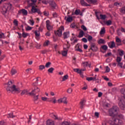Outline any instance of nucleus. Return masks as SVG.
Instances as JSON below:
<instances>
[{"label": "nucleus", "mask_w": 125, "mask_h": 125, "mask_svg": "<svg viewBox=\"0 0 125 125\" xmlns=\"http://www.w3.org/2000/svg\"><path fill=\"white\" fill-rule=\"evenodd\" d=\"M123 120H124V116L123 115H117L116 118H112L109 121L108 123L111 125H123Z\"/></svg>", "instance_id": "1"}, {"label": "nucleus", "mask_w": 125, "mask_h": 125, "mask_svg": "<svg viewBox=\"0 0 125 125\" xmlns=\"http://www.w3.org/2000/svg\"><path fill=\"white\" fill-rule=\"evenodd\" d=\"M119 111V107L117 106H113L111 108H110L108 113L110 117H115L118 115V111Z\"/></svg>", "instance_id": "2"}, {"label": "nucleus", "mask_w": 125, "mask_h": 125, "mask_svg": "<svg viewBox=\"0 0 125 125\" xmlns=\"http://www.w3.org/2000/svg\"><path fill=\"white\" fill-rule=\"evenodd\" d=\"M11 7H12V5L10 3L5 4L2 7L1 11L3 15H5L7 13V11H9V10L11 9Z\"/></svg>", "instance_id": "3"}, {"label": "nucleus", "mask_w": 125, "mask_h": 125, "mask_svg": "<svg viewBox=\"0 0 125 125\" xmlns=\"http://www.w3.org/2000/svg\"><path fill=\"white\" fill-rule=\"evenodd\" d=\"M32 9H31V11L33 13H38V14L39 15H42V12H41V10L39 8H37L38 7V6L37 5H32Z\"/></svg>", "instance_id": "4"}, {"label": "nucleus", "mask_w": 125, "mask_h": 125, "mask_svg": "<svg viewBox=\"0 0 125 125\" xmlns=\"http://www.w3.org/2000/svg\"><path fill=\"white\" fill-rule=\"evenodd\" d=\"M41 91L40 88L37 87L34 88L31 92L28 93L29 95H32V96H35L37 93H39Z\"/></svg>", "instance_id": "5"}, {"label": "nucleus", "mask_w": 125, "mask_h": 125, "mask_svg": "<svg viewBox=\"0 0 125 125\" xmlns=\"http://www.w3.org/2000/svg\"><path fill=\"white\" fill-rule=\"evenodd\" d=\"M64 31V26L62 25L59 28V30L55 32L56 35H58L59 37H61L62 36V32Z\"/></svg>", "instance_id": "6"}, {"label": "nucleus", "mask_w": 125, "mask_h": 125, "mask_svg": "<svg viewBox=\"0 0 125 125\" xmlns=\"http://www.w3.org/2000/svg\"><path fill=\"white\" fill-rule=\"evenodd\" d=\"M90 49L92 51H97L98 50V47L96 46V44L93 42H90Z\"/></svg>", "instance_id": "7"}, {"label": "nucleus", "mask_w": 125, "mask_h": 125, "mask_svg": "<svg viewBox=\"0 0 125 125\" xmlns=\"http://www.w3.org/2000/svg\"><path fill=\"white\" fill-rule=\"evenodd\" d=\"M46 27L48 31H52L53 27L50 25V21L49 20L46 21Z\"/></svg>", "instance_id": "8"}, {"label": "nucleus", "mask_w": 125, "mask_h": 125, "mask_svg": "<svg viewBox=\"0 0 125 125\" xmlns=\"http://www.w3.org/2000/svg\"><path fill=\"white\" fill-rule=\"evenodd\" d=\"M12 92L13 93V92H18V93H19L20 92V88L18 87H16V86L15 85H13V86L11 87Z\"/></svg>", "instance_id": "9"}, {"label": "nucleus", "mask_w": 125, "mask_h": 125, "mask_svg": "<svg viewBox=\"0 0 125 125\" xmlns=\"http://www.w3.org/2000/svg\"><path fill=\"white\" fill-rule=\"evenodd\" d=\"M107 44L109 48H114V47H116V43L114 41L108 42Z\"/></svg>", "instance_id": "10"}, {"label": "nucleus", "mask_w": 125, "mask_h": 125, "mask_svg": "<svg viewBox=\"0 0 125 125\" xmlns=\"http://www.w3.org/2000/svg\"><path fill=\"white\" fill-rule=\"evenodd\" d=\"M22 13L23 15H28V11L24 9H22L19 11V14H21Z\"/></svg>", "instance_id": "11"}, {"label": "nucleus", "mask_w": 125, "mask_h": 125, "mask_svg": "<svg viewBox=\"0 0 125 125\" xmlns=\"http://www.w3.org/2000/svg\"><path fill=\"white\" fill-rule=\"evenodd\" d=\"M123 100H121L119 103V105L121 109H124V108H125V102H123Z\"/></svg>", "instance_id": "12"}, {"label": "nucleus", "mask_w": 125, "mask_h": 125, "mask_svg": "<svg viewBox=\"0 0 125 125\" xmlns=\"http://www.w3.org/2000/svg\"><path fill=\"white\" fill-rule=\"evenodd\" d=\"M86 101L84 99H83L80 103V108L81 109H83V106H84V104H85Z\"/></svg>", "instance_id": "13"}, {"label": "nucleus", "mask_w": 125, "mask_h": 125, "mask_svg": "<svg viewBox=\"0 0 125 125\" xmlns=\"http://www.w3.org/2000/svg\"><path fill=\"white\" fill-rule=\"evenodd\" d=\"M63 39H68L69 37H70V32L69 31H67L63 33Z\"/></svg>", "instance_id": "14"}, {"label": "nucleus", "mask_w": 125, "mask_h": 125, "mask_svg": "<svg viewBox=\"0 0 125 125\" xmlns=\"http://www.w3.org/2000/svg\"><path fill=\"white\" fill-rule=\"evenodd\" d=\"M49 3L53 8H55V7H56V3H55V2H54L53 0H50V2H49Z\"/></svg>", "instance_id": "15"}, {"label": "nucleus", "mask_w": 125, "mask_h": 125, "mask_svg": "<svg viewBox=\"0 0 125 125\" xmlns=\"http://www.w3.org/2000/svg\"><path fill=\"white\" fill-rule=\"evenodd\" d=\"M64 19L67 22H72V21H73V17H70V16H69L68 17H65Z\"/></svg>", "instance_id": "16"}, {"label": "nucleus", "mask_w": 125, "mask_h": 125, "mask_svg": "<svg viewBox=\"0 0 125 125\" xmlns=\"http://www.w3.org/2000/svg\"><path fill=\"white\" fill-rule=\"evenodd\" d=\"M81 3L83 6H90V5L87 4L84 0H81Z\"/></svg>", "instance_id": "17"}, {"label": "nucleus", "mask_w": 125, "mask_h": 125, "mask_svg": "<svg viewBox=\"0 0 125 125\" xmlns=\"http://www.w3.org/2000/svg\"><path fill=\"white\" fill-rule=\"evenodd\" d=\"M50 116L51 118H53V119H54V120H59V118H58V116H57V115H55L53 113L50 114Z\"/></svg>", "instance_id": "18"}, {"label": "nucleus", "mask_w": 125, "mask_h": 125, "mask_svg": "<svg viewBox=\"0 0 125 125\" xmlns=\"http://www.w3.org/2000/svg\"><path fill=\"white\" fill-rule=\"evenodd\" d=\"M118 51L120 56H123L125 55V51H124V50L119 49L118 50Z\"/></svg>", "instance_id": "19"}, {"label": "nucleus", "mask_w": 125, "mask_h": 125, "mask_svg": "<svg viewBox=\"0 0 125 125\" xmlns=\"http://www.w3.org/2000/svg\"><path fill=\"white\" fill-rule=\"evenodd\" d=\"M83 36H84V32L83 30H81L78 36V38H83Z\"/></svg>", "instance_id": "20"}, {"label": "nucleus", "mask_w": 125, "mask_h": 125, "mask_svg": "<svg viewBox=\"0 0 125 125\" xmlns=\"http://www.w3.org/2000/svg\"><path fill=\"white\" fill-rule=\"evenodd\" d=\"M71 46V45L70 44H65L64 45L63 49L65 50H68L69 48H70V47Z\"/></svg>", "instance_id": "21"}, {"label": "nucleus", "mask_w": 125, "mask_h": 125, "mask_svg": "<svg viewBox=\"0 0 125 125\" xmlns=\"http://www.w3.org/2000/svg\"><path fill=\"white\" fill-rule=\"evenodd\" d=\"M47 125H55L54 122L52 120H47Z\"/></svg>", "instance_id": "22"}, {"label": "nucleus", "mask_w": 125, "mask_h": 125, "mask_svg": "<svg viewBox=\"0 0 125 125\" xmlns=\"http://www.w3.org/2000/svg\"><path fill=\"white\" fill-rule=\"evenodd\" d=\"M88 3H96L98 0H86Z\"/></svg>", "instance_id": "23"}, {"label": "nucleus", "mask_w": 125, "mask_h": 125, "mask_svg": "<svg viewBox=\"0 0 125 125\" xmlns=\"http://www.w3.org/2000/svg\"><path fill=\"white\" fill-rule=\"evenodd\" d=\"M98 43H99V44H104V43H105V40H104V39H101L98 41Z\"/></svg>", "instance_id": "24"}, {"label": "nucleus", "mask_w": 125, "mask_h": 125, "mask_svg": "<svg viewBox=\"0 0 125 125\" xmlns=\"http://www.w3.org/2000/svg\"><path fill=\"white\" fill-rule=\"evenodd\" d=\"M87 39L88 41L89 42L90 44V42H91V41H92L93 37H92V36H91V35H88V37L87 38Z\"/></svg>", "instance_id": "25"}, {"label": "nucleus", "mask_w": 125, "mask_h": 125, "mask_svg": "<svg viewBox=\"0 0 125 125\" xmlns=\"http://www.w3.org/2000/svg\"><path fill=\"white\" fill-rule=\"evenodd\" d=\"M100 17L101 19H102V20H105V19H106L107 17L106 16V15L100 14Z\"/></svg>", "instance_id": "26"}, {"label": "nucleus", "mask_w": 125, "mask_h": 125, "mask_svg": "<svg viewBox=\"0 0 125 125\" xmlns=\"http://www.w3.org/2000/svg\"><path fill=\"white\" fill-rule=\"evenodd\" d=\"M105 27H103L101 29V30L100 32V35H104L105 34Z\"/></svg>", "instance_id": "27"}, {"label": "nucleus", "mask_w": 125, "mask_h": 125, "mask_svg": "<svg viewBox=\"0 0 125 125\" xmlns=\"http://www.w3.org/2000/svg\"><path fill=\"white\" fill-rule=\"evenodd\" d=\"M42 2L44 3V4H47V3L50 2V0H42Z\"/></svg>", "instance_id": "28"}, {"label": "nucleus", "mask_w": 125, "mask_h": 125, "mask_svg": "<svg viewBox=\"0 0 125 125\" xmlns=\"http://www.w3.org/2000/svg\"><path fill=\"white\" fill-rule=\"evenodd\" d=\"M31 3H30L29 5L31 6L36 5V3L37 2V0H31Z\"/></svg>", "instance_id": "29"}, {"label": "nucleus", "mask_w": 125, "mask_h": 125, "mask_svg": "<svg viewBox=\"0 0 125 125\" xmlns=\"http://www.w3.org/2000/svg\"><path fill=\"white\" fill-rule=\"evenodd\" d=\"M70 27L72 28V29H75V28L76 29H78V26H77V25H76V24L75 23H72L71 25H70Z\"/></svg>", "instance_id": "30"}, {"label": "nucleus", "mask_w": 125, "mask_h": 125, "mask_svg": "<svg viewBox=\"0 0 125 125\" xmlns=\"http://www.w3.org/2000/svg\"><path fill=\"white\" fill-rule=\"evenodd\" d=\"M68 78H69V76H68V75L64 76L62 78V82H65V81H66V80H68Z\"/></svg>", "instance_id": "31"}, {"label": "nucleus", "mask_w": 125, "mask_h": 125, "mask_svg": "<svg viewBox=\"0 0 125 125\" xmlns=\"http://www.w3.org/2000/svg\"><path fill=\"white\" fill-rule=\"evenodd\" d=\"M62 101L64 104H67V98L66 97L62 98Z\"/></svg>", "instance_id": "32"}, {"label": "nucleus", "mask_w": 125, "mask_h": 125, "mask_svg": "<svg viewBox=\"0 0 125 125\" xmlns=\"http://www.w3.org/2000/svg\"><path fill=\"white\" fill-rule=\"evenodd\" d=\"M53 71H54V68L53 67H51L48 69V73H50L51 74L53 73Z\"/></svg>", "instance_id": "33"}, {"label": "nucleus", "mask_w": 125, "mask_h": 125, "mask_svg": "<svg viewBox=\"0 0 125 125\" xmlns=\"http://www.w3.org/2000/svg\"><path fill=\"white\" fill-rule=\"evenodd\" d=\"M81 13V11L80 10H76L75 12V15H79V14H80V15H82V14Z\"/></svg>", "instance_id": "34"}, {"label": "nucleus", "mask_w": 125, "mask_h": 125, "mask_svg": "<svg viewBox=\"0 0 125 125\" xmlns=\"http://www.w3.org/2000/svg\"><path fill=\"white\" fill-rule=\"evenodd\" d=\"M16 73H17V71L16 70V69L13 68L11 70V74L12 75H15L16 74Z\"/></svg>", "instance_id": "35"}, {"label": "nucleus", "mask_w": 125, "mask_h": 125, "mask_svg": "<svg viewBox=\"0 0 125 125\" xmlns=\"http://www.w3.org/2000/svg\"><path fill=\"white\" fill-rule=\"evenodd\" d=\"M52 16L54 18H57L59 16V15L56 12L53 13Z\"/></svg>", "instance_id": "36"}, {"label": "nucleus", "mask_w": 125, "mask_h": 125, "mask_svg": "<svg viewBox=\"0 0 125 125\" xmlns=\"http://www.w3.org/2000/svg\"><path fill=\"white\" fill-rule=\"evenodd\" d=\"M106 25L107 26H110L112 24V21L111 20H108L105 22Z\"/></svg>", "instance_id": "37"}, {"label": "nucleus", "mask_w": 125, "mask_h": 125, "mask_svg": "<svg viewBox=\"0 0 125 125\" xmlns=\"http://www.w3.org/2000/svg\"><path fill=\"white\" fill-rule=\"evenodd\" d=\"M49 44V41L47 40L44 43H43V46H47Z\"/></svg>", "instance_id": "38"}, {"label": "nucleus", "mask_w": 125, "mask_h": 125, "mask_svg": "<svg viewBox=\"0 0 125 125\" xmlns=\"http://www.w3.org/2000/svg\"><path fill=\"white\" fill-rule=\"evenodd\" d=\"M29 24L31 25V26H34V24H35V21H34V20H29Z\"/></svg>", "instance_id": "39"}, {"label": "nucleus", "mask_w": 125, "mask_h": 125, "mask_svg": "<svg viewBox=\"0 0 125 125\" xmlns=\"http://www.w3.org/2000/svg\"><path fill=\"white\" fill-rule=\"evenodd\" d=\"M51 65V62H46L45 65V67L46 68H49V67H50V65Z\"/></svg>", "instance_id": "40"}, {"label": "nucleus", "mask_w": 125, "mask_h": 125, "mask_svg": "<svg viewBox=\"0 0 125 125\" xmlns=\"http://www.w3.org/2000/svg\"><path fill=\"white\" fill-rule=\"evenodd\" d=\"M102 48L103 50H107L108 49V46L106 45H104L102 46Z\"/></svg>", "instance_id": "41"}, {"label": "nucleus", "mask_w": 125, "mask_h": 125, "mask_svg": "<svg viewBox=\"0 0 125 125\" xmlns=\"http://www.w3.org/2000/svg\"><path fill=\"white\" fill-rule=\"evenodd\" d=\"M50 101H53V103H56V97H54L53 98H51V100Z\"/></svg>", "instance_id": "42"}, {"label": "nucleus", "mask_w": 125, "mask_h": 125, "mask_svg": "<svg viewBox=\"0 0 125 125\" xmlns=\"http://www.w3.org/2000/svg\"><path fill=\"white\" fill-rule=\"evenodd\" d=\"M29 35V34L28 33H26L25 32H23L22 34V36L25 38H27V37H28V36Z\"/></svg>", "instance_id": "43"}, {"label": "nucleus", "mask_w": 125, "mask_h": 125, "mask_svg": "<svg viewBox=\"0 0 125 125\" xmlns=\"http://www.w3.org/2000/svg\"><path fill=\"white\" fill-rule=\"evenodd\" d=\"M68 52V50H65L62 52V55L63 56H66L67 55V53Z\"/></svg>", "instance_id": "44"}, {"label": "nucleus", "mask_w": 125, "mask_h": 125, "mask_svg": "<svg viewBox=\"0 0 125 125\" xmlns=\"http://www.w3.org/2000/svg\"><path fill=\"white\" fill-rule=\"evenodd\" d=\"M81 29H83V30L85 31H87V28H86V27H85V26H84V25H82L81 26Z\"/></svg>", "instance_id": "45"}, {"label": "nucleus", "mask_w": 125, "mask_h": 125, "mask_svg": "<svg viewBox=\"0 0 125 125\" xmlns=\"http://www.w3.org/2000/svg\"><path fill=\"white\" fill-rule=\"evenodd\" d=\"M13 23L15 25V26H16V27H17V26H18V21L15 20L13 21Z\"/></svg>", "instance_id": "46"}, {"label": "nucleus", "mask_w": 125, "mask_h": 125, "mask_svg": "<svg viewBox=\"0 0 125 125\" xmlns=\"http://www.w3.org/2000/svg\"><path fill=\"white\" fill-rule=\"evenodd\" d=\"M62 125H70V123L68 122L64 121L62 123Z\"/></svg>", "instance_id": "47"}, {"label": "nucleus", "mask_w": 125, "mask_h": 125, "mask_svg": "<svg viewBox=\"0 0 125 125\" xmlns=\"http://www.w3.org/2000/svg\"><path fill=\"white\" fill-rule=\"evenodd\" d=\"M121 13H125V6L120 9Z\"/></svg>", "instance_id": "48"}, {"label": "nucleus", "mask_w": 125, "mask_h": 125, "mask_svg": "<svg viewBox=\"0 0 125 125\" xmlns=\"http://www.w3.org/2000/svg\"><path fill=\"white\" fill-rule=\"evenodd\" d=\"M8 118H15V116H13V113H10L7 115Z\"/></svg>", "instance_id": "49"}, {"label": "nucleus", "mask_w": 125, "mask_h": 125, "mask_svg": "<svg viewBox=\"0 0 125 125\" xmlns=\"http://www.w3.org/2000/svg\"><path fill=\"white\" fill-rule=\"evenodd\" d=\"M45 68V66L43 65H41L39 66V70H43V69Z\"/></svg>", "instance_id": "50"}, {"label": "nucleus", "mask_w": 125, "mask_h": 125, "mask_svg": "<svg viewBox=\"0 0 125 125\" xmlns=\"http://www.w3.org/2000/svg\"><path fill=\"white\" fill-rule=\"evenodd\" d=\"M116 42H119V43L122 42V41L120 40V38H119L118 37H116Z\"/></svg>", "instance_id": "51"}, {"label": "nucleus", "mask_w": 125, "mask_h": 125, "mask_svg": "<svg viewBox=\"0 0 125 125\" xmlns=\"http://www.w3.org/2000/svg\"><path fill=\"white\" fill-rule=\"evenodd\" d=\"M27 92H28V91L27 90H23L21 94V95H24V94H26Z\"/></svg>", "instance_id": "52"}, {"label": "nucleus", "mask_w": 125, "mask_h": 125, "mask_svg": "<svg viewBox=\"0 0 125 125\" xmlns=\"http://www.w3.org/2000/svg\"><path fill=\"white\" fill-rule=\"evenodd\" d=\"M105 68H106L105 73H109V72H110V67L107 66H106Z\"/></svg>", "instance_id": "53"}, {"label": "nucleus", "mask_w": 125, "mask_h": 125, "mask_svg": "<svg viewBox=\"0 0 125 125\" xmlns=\"http://www.w3.org/2000/svg\"><path fill=\"white\" fill-rule=\"evenodd\" d=\"M33 29V27L30 26H27V27L26 28V31H31Z\"/></svg>", "instance_id": "54"}, {"label": "nucleus", "mask_w": 125, "mask_h": 125, "mask_svg": "<svg viewBox=\"0 0 125 125\" xmlns=\"http://www.w3.org/2000/svg\"><path fill=\"white\" fill-rule=\"evenodd\" d=\"M117 62H118V63H120V62H121V61H122V58H121V57H118L117 58Z\"/></svg>", "instance_id": "55"}, {"label": "nucleus", "mask_w": 125, "mask_h": 125, "mask_svg": "<svg viewBox=\"0 0 125 125\" xmlns=\"http://www.w3.org/2000/svg\"><path fill=\"white\" fill-rule=\"evenodd\" d=\"M86 80L88 81V82H90L91 81H93V77H88L86 78Z\"/></svg>", "instance_id": "56"}, {"label": "nucleus", "mask_w": 125, "mask_h": 125, "mask_svg": "<svg viewBox=\"0 0 125 125\" xmlns=\"http://www.w3.org/2000/svg\"><path fill=\"white\" fill-rule=\"evenodd\" d=\"M82 42H87V39H86V38H83L82 39Z\"/></svg>", "instance_id": "57"}, {"label": "nucleus", "mask_w": 125, "mask_h": 125, "mask_svg": "<svg viewBox=\"0 0 125 125\" xmlns=\"http://www.w3.org/2000/svg\"><path fill=\"white\" fill-rule=\"evenodd\" d=\"M34 101H37V100L39 99V95H38L37 96H34Z\"/></svg>", "instance_id": "58"}, {"label": "nucleus", "mask_w": 125, "mask_h": 125, "mask_svg": "<svg viewBox=\"0 0 125 125\" xmlns=\"http://www.w3.org/2000/svg\"><path fill=\"white\" fill-rule=\"evenodd\" d=\"M72 91H73V89L69 88L68 90H67V92L68 93H72Z\"/></svg>", "instance_id": "59"}, {"label": "nucleus", "mask_w": 125, "mask_h": 125, "mask_svg": "<svg viewBox=\"0 0 125 125\" xmlns=\"http://www.w3.org/2000/svg\"><path fill=\"white\" fill-rule=\"evenodd\" d=\"M121 92L122 94H124V95H125V89H122L121 90Z\"/></svg>", "instance_id": "60"}, {"label": "nucleus", "mask_w": 125, "mask_h": 125, "mask_svg": "<svg viewBox=\"0 0 125 125\" xmlns=\"http://www.w3.org/2000/svg\"><path fill=\"white\" fill-rule=\"evenodd\" d=\"M118 66L120 68H123V62H118Z\"/></svg>", "instance_id": "61"}, {"label": "nucleus", "mask_w": 125, "mask_h": 125, "mask_svg": "<svg viewBox=\"0 0 125 125\" xmlns=\"http://www.w3.org/2000/svg\"><path fill=\"white\" fill-rule=\"evenodd\" d=\"M43 13H44V15L45 16H48V15H49L48 12H47V11H44L43 12Z\"/></svg>", "instance_id": "62"}, {"label": "nucleus", "mask_w": 125, "mask_h": 125, "mask_svg": "<svg viewBox=\"0 0 125 125\" xmlns=\"http://www.w3.org/2000/svg\"><path fill=\"white\" fill-rule=\"evenodd\" d=\"M4 37V34L0 33V39H2Z\"/></svg>", "instance_id": "63"}, {"label": "nucleus", "mask_w": 125, "mask_h": 125, "mask_svg": "<svg viewBox=\"0 0 125 125\" xmlns=\"http://www.w3.org/2000/svg\"><path fill=\"white\" fill-rule=\"evenodd\" d=\"M120 4H121V3L117 2H116L114 3V5L115 6H120Z\"/></svg>", "instance_id": "64"}]
</instances>
